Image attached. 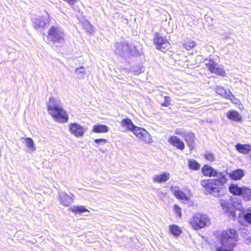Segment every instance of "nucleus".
I'll use <instances>...</instances> for the list:
<instances>
[{
  "label": "nucleus",
  "instance_id": "nucleus-39",
  "mask_svg": "<svg viewBox=\"0 0 251 251\" xmlns=\"http://www.w3.org/2000/svg\"><path fill=\"white\" fill-rule=\"evenodd\" d=\"M96 144H105L107 142V140L105 139H97L94 140Z\"/></svg>",
  "mask_w": 251,
  "mask_h": 251
},
{
  "label": "nucleus",
  "instance_id": "nucleus-34",
  "mask_svg": "<svg viewBox=\"0 0 251 251\" xmlns=\"http://www.w3.org/2000/svg\"><path fill=\"white\" fill-rule=\"evenodd\" d=\"M244 219L245 222L251 225V212H248L244 215Z\"/></svg>",
  "mask_w": 251,
  "mask_h": 251
},
{
  "label": "nucleus",
  "instance_id": "nucleus-2",
  "mask_svg": "<svg viewBox=\"0 0 251 251\" xmlns=\"http://www.w3.org/2000/svg\"><path fill=\"white\" fill-rule=\"evenodd\" d=\"M227 174L226 171L220 172L216 176L217 178L201 180V184L209 194L218 196L220 189L227 181Z\"/></svg>",
  "mask_w": 251,
  "mask_h": 251
},
{
  "label": "nucleus",
  "instance_id": "nucleus-9",
  "mask_svg": "<svg viewBox=\"0 0 251 251\" xmlns=\"http://www.w3.org/2000/svg\"><path fill=\"white\" fill-rule=\"evenodd\" d=\"M205 60L207 61L205 63L206 67L211 73L221 76L225 75L226 73L224 69L221 67H219V64L216 63L213 59H206Z\"/></svg>",
  "mask_w": 251,
  "mask_h": 251
},
{
  "label": "nucleus",
  "instance_id": "nucleus-24",
  "mask_svg": "<svg viewBox=\"0 0 251 251\" xmlns=\"http://www.w3.org/2000/svg\"><path fill=\"white\" fill-rule=\"evenodd\" d=\"M235 148L238 151L243 154H247L251 150V146L248 144H237Z\"/></svg>",
  "mask_w": 251,
  "mask_h": 251
},
{
  "label": "nucleus",
  "instance_id": "nucleus-5",
  "mask_svg": "<svg viewBox=\"0 0 251 251\" xmlns=\"http://www.w3.org/2000/svg\"><path fill=\"white\" fill-rule=\"evenodd\" d=\"M237 240L238 234L234 229H227L221 234L220 242L222 246L233 248L236 245Z\"/></svg>",
  "mask_w": 251,
  "mask_h": 251
},
{
  "label": "nucleus",
  "instance_id": "nucleus-11",
  "mask_svg": "<svg viewBox=\"0 0 251 251\" xmlns=\"http://www.w3.org/2000/svg\"><path fill=\"white\" fill-rule=\"evenodd\" d=\"M58 199L60 203L65 206L70 205L73 201L72 197L62 191L58 192Z\"/></svg>",
  "mask_w": 251,
  "mask_h": 251
},
{
  "label": "nucleus",
  "instance_id": "nucleus-27",
  "mask_svg": "<svg viewBox=\"0 0 251 251\" xmlns=\"http://www.w3.org/2000/svg\"><path fill=\"white\" fill-rule=\"evenodd\" d=\"M169 230L171 233L176 237L179 236L182 232L180 227L176 225H170Z\"/></svg>",
  "mask_w": 251,
  "mask_h": 251
},
{
  "label": "nucleus",
  "instance_id": "nucleus-35",
  "mask_svg": "<svg viewBox=\"0 0 251 251\" xmlns=\"http://www.w3.org/2000/svg\"><path fill=\"white\" fill-rule=\"evenodd\" d=\"M164 101L162 103V106L168 107L171 104V98L169 97L165 96L164 98Z\"/></svg>",
  "mask_w": 251,
  "mask_h": 251
},
{
  "label": "nucleus",
  "instance_id": "nucleus-4",
  "mask_svg": "<svg viewBox=\"0 0 251 251\" xmlns=\"http://www.w3.org/2000/svg\"><path fill=\"white\" fill-rule=\"evenodd\" d=\"M219 202L223 209H225V212L229 213L230 216L234 219L236 217L235 210H238L240 211L238 214V216H239L241 211L243 209L241 200L238 197H231L229 200L220 199Z\"/></svg>",
  "mask_w": 251,
  "mask_h": 251
},
{
  "label": "nucleus",
  "instance_id": "nucleus-10",
  "mask_svg": "<svg viewBox=\"0 0 251 251\" xmlns=\"http://www.w3.org/2000/svg\"><path fill=\"white\" fill-rule=\"evenodd\" d=\"M132 132L137 137L146 143H150L152 141L151 136L149 132L141 127L136 126Z\"/></svg>",
  "mask_w": 251,
  "mask_h": 251
},
{
  "label": "nucleus",
  "instance_id": "nucleus-31",
  "mask_svg": "<svg viewBox=\"0 0 251 251\" xmlns=\"http://www.w3.org/2000/svg\"><path fill=\"white\" fill-rule=\"evenodd\" d=\"M76 75L79 78H83L85 74V68L83 66L76 68L75 70Z\"/></svg>",
  "mask_w": 251,
  "mask_h": 251
},
{
  "label": "nucleus",
  "instance_id": "nucleus-25",
  "mask_svg": "<svg viewBox=\"0 0 251 251\" xmlns=\"http://www.w3.org/2000/svg\"><path fill=\"white\" fill-rule=\"evenodd\" d=\"M243 187H239L237 184H231L229 186V191L234 195L240 196Z\"/></svg>",
  "mask_w": 251,
  "mask_h": 251
},
{
  "label": "nucleus",
  "instance_id": "nucleus-40",
  "mask_svg": "<svg viewBox=\"0 0 251 251\" xmlns=\"http://www.w3.org/2000/svg\"><path fill=\"white\" fill-rule=\"evenodd\" d=\"M176 133L177 135H184V133H183L182 131L180 130V129H177L176 131Z\"/></svg>",
  "mask_w": 251,
  "mask_h": 251
},
{
  "label": "nucleus",
  "instance_id": "nucleus-37",
  "mask_svg": "<svg viewBox=\"0 0 251 251\" xmlns=\"http://www.w3.org/2000/svg\"><path fill=\"white\" fill-rule=\"evenodd\" d=\"M174 211L175 213L178 216L181 217V212L180 208L177 205L174 206Z\"/></svg>",
  "mask_w": 251,
  "mask_h": 251
},
{
  "label": "nucleus",
  "instance_id": "nucleus-33",
  "mask_svg": "<svg viewBox=\"0 0 251 251\" xmlns=\"http://www.w3.org/2000/svg\"><path fill=\"white\" fill-rule=\"evenodd\" d=\"M196 46V43L194 41L188 42L184 44V47L187 50H190Z\"/></svg>",
  "mask_w": 251,
  "mask_h": 251
},
{
  "label": "nucleus",
  "instance_id": "nucleus-6",
  "mask_svg": "<svg viewBox=\"0 0 251 251\" xmlns=\"http://www.w3.org/2000/svg\"><path fill=\"white\" fill-rule=\"evenodd\" d=\"M65 33L63 29L59 26H51L48 33V39L53 44H59L61 46L65 41Z\"/></svg>",
  "mask_w": 251,
  "mask_h": 251
},
{
  "label": "nucleus",
  "instance_id": "nucleus-42",
  "mask_svg": "<svg viewBox=\"0 0 251 251\" xmlns=\"http://www.w3.org/2000/svg\"><path fill=\"white\" fill-rule=\"evenodd\" d=\"M239 222L241 224H242V222H241V219H239Z\"/></svg>",
  "mask_w": 251,
  "mask_h": 251
},
{
  "label": "nucleus",
  "instance_id": "nucleus-12",
  "mask_svg": "<svg viewBox=\"0 0 251 251\" xmlns=\"http://www.w3.org/2000/svg\"><path fill=\"white\" fill-rule=\"evenodd\" d=\"M69 129L71 132L76 137L82 136L85 132L83 127L77 123L70 124Z\"/></svg>",
  "mask_w": 251,
  "mask_h": 251
},
{
  "label": "nucleus",
  "instance_id": "nucleus-15",
  "mask_svg": "<svg viewBox=\"0 0 251 251\" xmlns=\"http://www.w3.org/2000/svg\"><path fill=\"white\" fill-rule=\"evenodd\" d=\"M170 190L177 199L185 201L188 200V198L185 193L180 190L178 186H172L170 188Z\"/></svg>",
  "mask_w": 251,
  "mask_h": 251
},
{
  "label": "nucleus",
  "instance_id": "nucleus-36",
  "mask_svg": "<svg viewBox=\"0 0 251 251\" xmlns=\"http://www.w3.org/2000/svg\"><path fill=\"white\" fill-rule=\"evenodd\" d=\"M204 155L205 158L209 161H213L214 160V155L210 152H206L204 154Z\"/></svg>",
  "mask_w": 251,
  "mask_h": 251
},
{
  "label": "nucleus",
  "instance_id": "nucleus-38",
  "mask_svg": "<svg viewBox=\"0 0 251 251\" xmlns=\"http://www.w3.org/2000/svg\"><path fill=\"white\" fill-rule=\"evenodd\" d=\"M226 247L222 246L221 247L216 248V251H233L232 250L233 248H228V249H226Z\"/></svg>",
  "mask_w": 251,
  "mask_h": 251
},
{
  "label": "nucleus",
  "instance_id": "nucleus-23",
  "mask_svg": "<svg viewBox=\"0 0 251 251\" xmlns=\"http://www.w3.org/2000/svg\"><path fill=\"white\" fill-rule=\"evenodd\" d=\"M227 117L229 119L235 122H240L242 120V117L239 113L235 110H230L227 113Z\"/></svg>",
  "mask_w": 251,
  "mask_h": 251
},
{
  "label": "nucleus",
  "instance_id": "nucleus-32",
  "mask_svg": "<svg viewBox=\"0 0 251 251\" xmlns=\"http://www.w3.org/2000/svg\"><path fill=\"white\" fill-rule=\"evenodd\" d=\"M83 26L87 32L92 33L94 32L93 26L88 21H85L83 23Z\"/></svg>",
  "mask_w": 251,
  "mask_h": 251
},
{
  "label": "nucleus",
  "instance_id": "nucleus-22",
  "mask_svg": "<svg viewBox=\"0 0 251 251\" xmlns=\"http://www.w3.org/2000/svg\"><path fill=\"white\" fill-rule=\"evenodd\" d=\"M109 131L108 127L105 125L97 124L93 126L92 131L94 133H106Z\"/></svg>",
  "mask_w": 251,
  "mask_h": 251
},
{
  "label": "nucleus",
  "instance_id": "nucleus-30",
  "mask_svg": "<svg viewBox=\"0 0 251 251\" xmlns=\"http://www.w3.org/2000/svg\"><path fill=\"white\" fill-rule=\"evenodd\" d=\"M240 195L242 196L245 200L247 201L250 200V198L251 196V189L243 187Z\"/></svg>",
  "mask_w": 251,
  "mask_h": 251
},
{
  "label": "nucleus",
  "instance_id": "nucleus-16",
  "mask_svg": "<svg viewBox=\"0 0 251 251\" xmlns=\"http://www.w3.org/2000/svg\"><path fill=\"white\" fill-rule=\"evenodd\" d=\"M201 172L204 176L209 177L217 176L219 173L209 165H204L201 169Z\"/></svg>",
  "mask_w": 251,
  "mask_h": 251
},
{
  "label": "nucleus",
  "instance_id": "nucleus-1",
  "mask_svg": "<svg viewBox=\"0 0 251 251\" xmlns=\"http://www.w3.org/2000/svg\"><path fill=\"white\" fill-rule=\"evenodd\" d=\"M114 53L128 60L135 57H138L142 53V50H139L135 45L130 44L126 40L116 42L114 45Z\"/></svg>",
  "mask_w": 251,
  "mask_h": 251
},
{
  "label": "nucleus",
  "instance_id": "nucleus-19",
  "mask_svg": "<svg viewBox=\"0 0 251 251\" xmlns=\"http://www.w3.org/2000/svg\"><path fill=\"white\" fill-rule=\"evenodd\" d=\"M215 91L218 94L227 99H230L231 97L233 96L229 90H226L221 86H217Z\"/></svg>",
  "mask_w": 251,
  "mask_h": 251
},
{
  "label": "nucleus",
  "instance_id": "nucleus-7",
  "mask_svg": "<svg viewBox=\"0 0 251 251\" xmlns=\"http://www.w3.org/2000/svg\"><path fill=\"white\" fill-rule=\"evenodd\" d=\"M208 216L201 213L195 214L190 221V224L195 230H199L210 224Z\"/></svg>",
  "mask_w": 251,
  "mask_h": 251
},
{
  "label": "nucleus",
  "instance_id": "nucleus-26",
  "mask_svg": "<svg viewBox=\"0 0 251 251\" xmlns=\"http://www.w3.org/2000/svg\"><path fill=\"white\" fill-rule=\"evenodd\" d=\"M25 143L28 148L27 152L32 153L36 150V147L32 138L26 137L24 138Z\"/></svg>",
  "mask_w": 251,
  "mask_h": 251
},
{
  "label": "nucleus",
  "instance_id": "nucleus-43",
  "mask_svg": "<svg viewBox=\"0 0 251 251\" xmlns=\"http://www.w3.org/2000/svg\"><path fill=\"white\" fill-rule=\"evenodd\" d=\"M250 200H251V197H250Z\"/></svg>",
  "mask_w": 251,
  "mask_h": 251
},
{
  "label": "nucleus",
  "instance_id": "nucleus-3",
  "mask_svg": "<svg viewBox=\"0 0 251 251\" xmlns=\"http://www.w3.org/2000/svg\"><path fill=\"white\" fill-rule=\"evenodd\" d=\"M47 107L49 113L57 122L64 123L68 121V115L66 112L60 106L59 101L54 98H50Z\"/></svg>",
  "mask_w": 251,
  "mask_h": 251
},
{
  "label": "nucleus",
  "instance_id": "nucleus-28",
  "mask_svg": "<svg viewBox=\"0 0 251 251\" xmlns=\"http://www.w3.org/2000/svg\"><path fill=\"white\" fill-rule=\"evenodd\" d=\"M70 210L72 211L73 212L80 214L86 212H89L88 209H87L84 206H74L73 207L69 208Z\"/></svg>",
  "mask_w": 251,
  "mask_h": 251
},
{
  "label": "nucleus",
  "instance_id": "nucleus-8",
  "mask_svg": "<svg viewBox=\"0 0 251 251\" xmlns=\"http://www.w3.org/2000/svg\"><path fill=\"white\" fill-rule=\"evenodd\" d=\"M153 43L156 49L162 52L166 51L170 46V44L168 40L158 32L155 33L154 34Z\"/></svg>",
  "mask_w": 251,
  "mask_h": 251
},
{
  "label": "nucleus",
  "instance_id": "nucleus-17",
  "mask_svg": "<svg viewBox=\"0 0 251 251\" xmlns=\"http://www.w3.org/2000/svg\"><path fill=\"white\" fill-rule=\"evenodd\" d=\"M183 136L188 146L189 147V150L192 151L195 147L194 134L191 132H185L184 133Z\"/></svg>",
  "mask_w": 251,
  "mask_h": 251
},
{
  "label": "nucleus",
  "instance_id": "nucleus-20",
  "mask_svg": "<svg viewBox=\"0 0 251 251\" xmlns=\"http://www.w3.org/2000/svg\"><path fill=\"white\" fill-rule=\"evenodd\" d=\"M170 174L168 172H164L160 175H156L153 178L154 182L161 183L167 181L170 178Z\"/></svg>",
  "mask_w": 251,
  "mask_h": 251
},
{
  "label": "nucleus",
  "instance_id": "nucleus-41",
  "mask_svg": "<svg viewBox=\"0 0 251 251\" xmlns=\"http://www.w3.org/2000/svg\"><path fill=\"white\" fill-rule=\"evenodd\" d=\"M137 74H140L141 72H142V71L140 69V70H138L136 72Z\"/></svg>",
  "mask_w": 251,
  "mask_h": 251
},
{
  "label": "nucleus",
  "instance_id": "nucleus-21",
  "mask_svg": "<svg viewBox=\"0 0 251 251\" xmlns=\"http://www.w3.org/2000/svg\"><path fill=\"white\" fill-rule=\"evenodd\" d=\"M120 124L123 127H126V130L131 131H132L136 126L131 120L128 118L123 119Z\"/></svg>",
  "mask_w": 251,
  "mask_h": 251
},
{
  "label": "nucleus",
  "instance_id": "nucleus-13",
  "mask_svg": "<svg viewBox=\"0 0 251 251\" xmlns=\"http://www.w3.org/2000/svg\"><path fill=\"white\" fill-rule=\"evenodd\" d=\"M168 142L177 149L182 151L184 149L185 145L182 140L176 136H171L168 139Z\"/></svg>",
  "mask_w": 251,
  "mask_h": 251
},
{
  "label": "nucleus",
  "instance_id": "nucleus-14",
  "mask_svg": "<svg viewBox=\"0 0 251 251\" xmlns=\"http://www.w3.org/2000/svg\"><path fill=\"white\" fill-rule=\"evenodd\" d=\"M33 25L34 27L37 29H41L44 27L48 23V20L45 17H38V18L34 19L32 18Z\"/></svg>",
  "mask_w": 251,
  "mask_h": 251
},
{
  "label": "nucleus",
  "instance_id": "nucleus-29",
  "mask_svg": "<svg viewBox=\"0 0 251 251\" xmlns=\"http://www.w3.org/2000/svg\"><path fill=\"white\" fill-rule=\"evenodd\" d=\"M188 166L191 170H198L200 168V164L194 159H189L188 160Z\"/></svg>",
  "mask_w": 251,
  "mask_h": 251
},
{
  "label": "nucleus",
  "instance_id": "nucleus-18",
  "mask_svg": "<svg viewBox=\"0 0 251 251\" xmlns=\"http://www.w3.org/2000/svg\"><path fill=\"white\" fill-rule=\"evenodd\" d=\"M228 176L233 180H240L244 176V172L242 169H238L229 173Z\"/></svg>",
  "mask_w": 251,
  "mask_h": 251
}]
</instances>
